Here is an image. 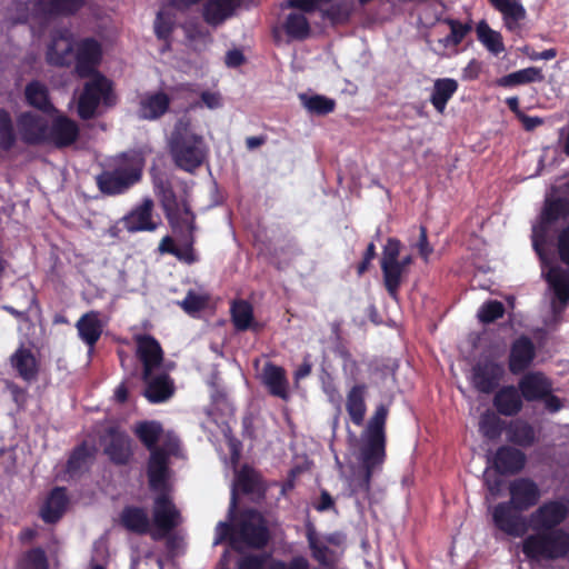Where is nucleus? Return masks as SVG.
Masks as SVG:
<instances>
[{"label":"nucleus","instance_id":"obj_22","mask_svg":"<svg viewBox=\"0 0 569 569\" xmlns=\"http://www.w3.org/2000/svg\"><path fill=\"white\" fill-rule=\"evenodd\" d=\"M519 389L526 400H539L551 392V383L542 373L531 372L521 378Z\"/></svg>","mask_w":569,"mask_h":569},{"label":"nucleus","instance_id":"obj_56","mask_svg":"<svg viewBox=\"0 0 569 569\" xmlns=\"http://www.w3.org/2000/svg\"><path fill=\"white\" fill-rule=\"evenodd\" d=\"M270 569H309V563L303 557H296L289 563L273 560Z\"/></svg>","mask_w":569,"mask_h":569},{"label":"nucleus","instance_id":"obj_14","mask_svg":"<svg viewBox=\"0 0 569 569\" xmlns=\"http://www.w3.org/2000/svg\"><path fill=\"white\" fill-rule=\"evenodd\" d=\"M520 512L510 502H500L491 508L492 522L497 529L508 536L523 537L527 527Z\"/></svg>","mask_w":569,"mask_h":569},{"label":"nucleus","instance_id":"obj_60","mask_svg":"<svg viewBox=\"0 0 569 569\" xmlns=\"http://www.w3.org/2000/svg\"><path fill=\"white\" fill-rule=\"evenodd\" d=\"M545 405H546V408L550 412H557L560 409H562L563 407H566V403L563 400H561L558 397L550 396V393L545 397Z\"/></svg>","mask_w":569,"mask_h":569},{"label":"nucleus","instance_id":"obj_43","mask_svg":"<svg viewBox=\"0 0 569 569\" xmlns=\"http://www.w3.org/2000/svg\"><path fill=\"white\" fill-rule=\"evenodd\" d=\"M11 361L24 379H29L33 376L36 371V360L29 350L20 348L12 356Z\"/></svg>","mask_w":569,"mask_h":569},{"label":"nucleus","instance_id":"obj_1","mask_svg":"<svg viewBox=\"0 0 569 569\" xmlns=\"http://www.w3.org/2000/svg\"><path fill=\"white\" fill-rule=\"evenodd\" d=\"M568 515L569 503L565 499L545 501L529 515L531 532L520 542L526 560L545 566L569 559V530L560 527Z\"/></svg>","mask_w":569,"mask_h":569},{"label":"nucleus","instance_id":"obj_42","mask_svg":"<svg viewBox=\"0 0 569 569\" xmlns=\"http://www.w3.org/2000/svg\"><path fill=\"white\" fill-rule=\"evenodd\" d=\"M303 107L311 113L326 114L335 109V100L325 96L300 94Z\"/></svg>","mask_w":569,"mask_h":569},{"label":"nucleus","instance_id":"obj_58","mask_svg":"<svg viewBox=\"0 0 569 569\" xmlns=\"http://www.w3.org/2000/svg\"><path fill=\"white\" fill-rule=\"evenodd\" d=\"M416 246L418 248L419 254L427 261L432 252V248L428 243L427 231L423 227H420V236Z\"/></svg>","mask_w":569,"mask_h":569},{"label":"nucleus","instance_id":"obj_26","mask_svg":"<svg viewBox=\"0 0 569 569\" xmlns=\"http://www.w3.org/2000/svg\"><path fill=\"white\" fill-rule=\"evenodd\" d=\"M76 327L80 339L89 347H92L99 340L103 330L99 313L94 311L83 315L77 321Z\"/></svg>","mask_w":569,"mask_h":569},{"label":"nucleus","instance_id":"obj_9","mask_svg":"<svg viewBox=\"0 0 569 569\" xmlns=\"http://www.w3.org/2000/svg\"><path fill=\"white\" fill-rule=\"evenodd\" d=\"M113 103V96L110 81L99 73L86 82L78 99V113L83 119L94 117L101 107H109Z\"/></svg>","mask_w":569,"mask_h":569},{"label":"nucleus","instance_id":"obj_59","mask_svg":"<svg viewBox=\"0 0 569 569\" xmlns=\"http://www.w3.org/2000/svg\"><path fill=\"white\" fill-rule=\"evenodd\" d=\"M201 100L209 109H217L221 107V97L217 92L204 91L201 93Z\"/></svg>","mask_w":569,"mask_h":569},{"label":"nucleus","instance_id":"obj_31","mask_svg":"<svg viewBox=\"0 0 569 569\" xmlns=\"http://www.w3.org/2000/svg\"><path fill=\"white\" fill-rule=\"evenodd\" d=\"M234 6L236 0H209L203 8V19L217 27L232 14Z\"/></svg>","mask_w":569,"mask_h":569},{"label":"nucleus","instance_id":"obj_18","mask_svg":"<svg viewBox=\"0 0 569 569\" xmlns=\"http://www.w3.org/2000/svg\"><path fill=\"white\" fill-rule=\"evenodd\" d=\"M503 372L501 363L483 359L473 368L472 383L479 391L490 392L498 385Z\"/></svg>","mask_w":569,"mask_h":569},{"label":"nucleus","instance_id":"obj_6","mask_svg":"<svg viewBox=\"0 0 569 569\" xmlns=\"http://www.w3.org/2000/svg\"><path fill=\"white\" fill-rule=\"evenodd\" d=\"M169 147L174 163L187 172H193L199 168L208 154V147L203 137L197 132L188 118L177 121L169 140Z\"/></svg>","mask_w":569,"mask_h":569},{"label":"nucleus","instance_id":"obj_25","mask_svg":"<svg viewBox=\"0 0 569 569\" xmlns=\"http://www.w3.org/2000/svg\"><path fill=\"white\" fill-rule=\"evenodd\" d=\"M78 132V127L73 121L59 116L53 120L51 129L48 130V140L60 147L68 146L76 141Z\"/></svg>","mask_w":569,"mask_h":569},{"label":"nucleus","instance_id":"obj_45","mask_svg":"<svg viewBox=\"0 0 569 569\" xmlns=\"http://www.w3.org/2000/svg\"><path fill=\"white\" fill-rule=\"evenodd\" d=\"M232 320L239 330H247L252 326V307L246 301H239L232 306Z\"/></svg>","mask_w":569,"mask_h":569},{"label":"nucleus","instance_id":"obj_24","mask_svg":"<svg viewBox=\"0 0 569 569\" xmlns=\"http://www.w3.org/2000/svg\"><path fill=\"white\" fill-rule=\"evenodd\" d=\"M525 455L515 448H500L492 459V466L500 473H513L520 471L525 466Z\"/></svg>","mask_w":569,"mask_h":569},{"label":"nucleus","instance_id":"obj_48","mask_svg":"<svg viewBox=\"0 0 569 569\" xmlns=\"http://www.w3.org/2000/svg\"><path fill=\"white\" fill-rule=\"evenodd\" d=\"M286 30L291 37L303 38L309 32V24L303 14L291 13L287 18Z\"/></svg>","mask_w":569,"mask_h":569},{"label":"nucleus","instance_id":"obj_40","mask_svg":"<svg viewBox=\"0 0 569 569\" xmlns=\"http://www.w3.org/2000/svg\"><path fill=\"white\" fill-rule=\"evenodd\" d=\"M121 520L123 526L139 533L147 532L150 529V521L144 510L139 508H128L123 510Z\"/></svg>","mask_w":569,"mask_h":569},{"label":"nucleus","instance_id":"obj_21","mask_svg":"<svg viewBox=\"0 0 569 569\" xmlns=\"http://www.w3.org/2000/svg\"><path fill=\"white\" fill-rule=\"evenodd\" d=\"M18 129L28 142H39L48 139V126L43 117L31 112L23 113L18 120Z\"/></svg>","mask_w":569,"mask_h":569},{"label":"nucleus","instance_id":"obj_12","mask_svg":"<svg viewBox=\"0 0 569 569\" xmlns=\"http://www.w3.org/2000/svg\"><path fill=\"white\" fill-rule=\"evenodd\" d=\"M136 432L140 440L149 449H152L150 458L152 457L153 452H161L164 457L166 467L168 468V456L174 453L178 449L177 437L171 432L164 433L161 426L154 421L140 423L137 427Z\"/></svg>","mask_w":569,"mask_h":569},{"label":"nucleus","instance_id":"obj_34","mask_svg":"<svg viewBox=\"0 0 569 569\" xmlns=\"http://www.w3.org/2000/svg\"><path fill=\"white\" fill-rule=\"evenodd\" d=\"M26 99L28 103L47 113H52L54 108L49 99L48 89L39 81H33L26 87Z\"/></svg>","mask_w":569,"mask_h":569},{"label":"nucleus","instance_id":"obj_8","mask_svg":"<svg viewBox=\"0 0 569 569\" xmlns=\"http://www.w3.org/2000/svg\"><path fill=\"white\" fill-rule=\"evenodd\" d=\"M142 167L140 153L123 154L117 159L112 171H106L98 177L99 188L109 194L121 193L140 179Z\"/></svg>","mask_w":569,"mask_h":569},{"label":"nucleus","instance_id":"obj_17","mask_svg":"<svg viewBox=\"0 0 569 569\" xmlns=\"http://www.w3.org/2000/svg\"><path fill=\"white\" fill-rule=\"evenodd\" d=\"M546 276L555 296L551 301V309L553 315L557 316L569 301V271L560 267H551Z\"/></svg>","mask_w":569,"mask_h":569},{"label":"nucleus","instance_id":"obj_64","mask_svg":"<svg viewBox=\"0 0 569 569\" xmlns=\"http://www.w3.org/2000/svg\"><path fill=\"white\" fill-rule=\"evenodd\" d=\"M311 372V365L308 361H305L296 371L295 378L297 380L306 378Z\"/></svg>","mask_w":569,"mask_h":569},{"label":"nucleus","instance_id":"obj_33","mask_svg":"<svg viewBox=\"0 0 569 569\" xmlns=\"http://www.w3.org/2000/svg\"><path fill=\"white\" fill-rule=\"evenodd\" d=\"M458 89L456 80L450 78L438 79L433 84L431 94V103L438 112L442 113L446 109L447 102Z\"/></svg>","mask_w":569,"mask_h":569},{"label":"nucleus","instance_id":"obj_5","mask_svg":"<svg viewBox=\"0 0 569 569\" xmlns=\"http://www.w3.org/2000/svg\"><path fill=\"white\" fill-rule=\"evenodd\" d=\"M137 353L143 363V379L147 385L144 396L153 403L163 402L172 397L174 387L162 367V349L150 336L137 338Z\"/></svg>","mask_w":569,"mask_h":569},{"label":"nucleus","instance_id":"obj_4","mask_svg":"<svg viewBox=\"0 0 569 569\" xmlns=\"http://www.w3.org/2000/svg\"><path fill=\"white\" fill-rule=\"evenodd\" d=\"M148 476L151 489L159 493L154 499L152 511L154 529L151 530L152 538L158 540L164 538L168 532L179 526L182 519L179 510L167 495L170 471L166 467L164 457L161 452L152 453L149 460Z\"/></svg>","mask_w":569,"mask_h":569},{"label":"nucleus","instance_id":"obj_57","mask_svg":"<svg viewBox=\"0 0 569 569\" xmlns=\"http://www.w3.org/2000/svg\"><path fill=\"white\" fill-rule=\"evenodd\" d=\"M483 477L489 493L492 496V498H496L500 491L501 479L498 476L492 475L489 471V468L486 469Z\"/></svg>","mask_w":569,"mask_h":569},{"label":"nucleus","instance_id":"obj_46","mask_svg":"<svg viewBox=\"0 0 569 569\" xmlns=\"http://www.w3.org/2000/svg\"><path fill=\"white\" fill-rule=\"evenodd\" d=\"M208 295L200 290H190L179 306L189 315H194L206 308Z\"/></svg>","mask_w":569,"mask_h":569},{"label":"nucleus","instance_id":"obj_2","mask_svg":"<svg viewBox=\"0 0 569 569\" xmlns=\"http://www.w3.org/2000/svg\"><path fill=\"white\" fill-rule=\"evenodd\" d=\"M387 416L388 408L379 406L361 433L358 445L351 451L348 480L353 493H367L372 475L380 470L383 463Z\"/></svg>","mask_w":569,"mask_h":569},{"label":"nucleus","instance_id":"obj_51","mask_svg":"<svg viewBox=\"0 0 569 569\" xmlns=\"http://www.w3.org/2000/svg\"><path fill=\"white\" fill-rule=\"evenodd\" d=\"M13 142V131L10 116L0 110V147L9 148Z\"/></svg>","mask_w":569,"mask_h":569},{"label":"nucleus","instance_id":"obj_50","mask_svg":"<svg viewBox=\"0 0 569 569\" xmlns=\"http://www.w3.org/2000/svg\"><path fill=\"white\" fill-rule=\"evenodd\" d=\"M19 569H48L44 552L40 549L30 551L20 562Z\"/></svg>","mask_w":569,"mask_h":569},{"label":"nucleus","instance_id":"obj_10","mask_svg":"<svg viewBox=\"0 0 569 569\" xmlns=\"http://www.w3.org/2000/svg\"><path fill=\"white\" fill-rule=\"evenodd\" d=\"M401 243L395 238L388 239L381 258V269L383 273L385 286L391 297H396L397 290L402 281L407 270L403 263H400Z\"/></svg>","mask_w":569,"mask_h":569},{"label":"nucleus","instance_id":"obj_30","mask_svg":"<svg viewBox=\"0 0 569 569\" xmlns=\"http://www.w3.org/2000/svg\"><path fill=\"white\" fill-rule=\"evenodd\" d=\"M104 451L114 462H127L131 456V445L128 436L119 431H113L106 442Z\"/></svg>","mask_w":569,"mask_h":569},{"label":"nucleus","instance_id":"obj_52","mask_svg":"<svg viewBox=\"0 0 569 569\" xmlns=\"http://www.w3.org/2000/svg\"><path fill=\"white\" fill-rule=\"evenodd\" d=\"M273 559L269 556H248L238 563V569H270Z\"/></svg>","mask_w":569,"mask_h":569},{"label":"nucleus","instance_id":"obj_35","mask_svg":"<svg viewBox=\"0 0 569 569\" xmlns=\"http://www.w3.org/2000/svg\"><path fill=\"white\" fill-rule=\"evenodd\" d=\"M308 542L312 550L313 558L322 565H330L335 560V553L328 548L329 542H333L332 537H318L313 530L308 531Z\"/></svg>","mask_w":569,"mask_h":569},{"label":"nucleus","instance_id":"obj_39","mask_svg":"<svg viewBox=\"0 0 569 569\" xmlns=\"http://www.w3.org/2000/svg\"><path fill=\"white\" fill-rule=\"evenodd\" d=\"M258 477L251 469H242L237 473L231 496V506L229 512L232 513L236 508V493L238 490L243 492H253L258 489Z\"/></svg>","mask_w":569,"mask_h":569},{"label":"nucleus","instance_id":"obj_11","mask_svg":"<svg viewBox=\"0 0 569 569\" xmlns=\"http://www.w3.org/2000/svg\"><path fill=\"white\" fill-rule=\"evenodd\" d=\"M567 212V206L562 200H547L539 218L532 224V246L541 256L548 234L557 220Z\"/></svg>","mask_w":569,"mask_h":569},{"label":"nucleus","instance_id":"obj_27","mask_svg":"<svg viewBox=\"0 0 569 569\" xmlns=\"http://www.w3.org/2000/svg\"><path fill=\"white\" fill-rule=\"evenodd\" d=\"M261 376L263 383L273 396H277L281 399L288 398V381L282 368L268 363L262 369Z\"/></svg>","mask_w":569,"mask_h":569},{"label":"nucleus","instance_id":"obj_7","mask_svg":"<svg viewBox=\"0 0 569 569\" xmlns=\"http://www.w3.org/2000/svg\"><path fill=\"white\" fill-rule=\"evenodd\" d=\"M228 536L230 545L237 550L243 547H262L268 540L261 515L251 510L243 513L239 527L232 531L227 522H219L216 527L213 543L222 542Z\"/></svg>","mask_w":569,"mask_h":569},{"label":"nucleus","instance_id":"obj_29","mask_svg":"<svg viewBox=\"0 0 569 569\" xmlns=\"http://www.w3.org/2000/svg\"><path fill=\"white\" fill-rule=\"evenodd\" d=\"M68 498L62 488H56L51 491L41 507L40 515L46 522L57 521L64 512Z\"/></svg>","mask_w":569,"mask_h":569},{"label":"nucleus","instance_id":"obj_61","mask_svg":"<svg viewBox=\"0 0 569 569\" xmlns=\"http://www.w3.org/2000/svg\"><path fill=\"white\" fill-rule=\"evenodd\" d=\"M243 61V54L239 50H231L226 54V64L228 67H238Z\"/></svg>","mask_w":569,"mask_h":569},{"label":"nucleus","instance_id":"obj_54","mask_svg":"<svg viewBox=\"0 0 569 569\" xmlns=\"http://www.w3.org/2000/svg\"><path fill=\"white\" fill-rule=\"evenodd\" d=\"M557 250L561 261L569 266V224L558 232Z\"/></svg>","mask_w":569,"mask_h":569},{"label":"nucleus","instance_id":"obj_41","mask_svg":"<svg viewBox=\"0 0 569 569\" xmlns=\"http://www.w3.org/2000/svg\"><path fill=\"white\" fill-rule=\"evenodd\" d=\"M509 438L511 441L520 446H529L535 440L533 428L526 421H512L508 429Z\"/></svg>","mask_w":569,"mask_h":569},{"label":"nucleus","instance_id":"obj_63","mask_svg":"<svg viewBox=\"0 0 569 569\" xmlns=\"http://www.w3.org/2000/svg\"><path fill=\"white\" fill-rule=\"evenodd\" d=\"M520 119L522 121V124L525 126V128L527 130H532L535 129L537 126H539L541 123V119L539 118H536V117H527V116H523V114H520Z\"/></svg>","mask_w":569,"mask_h":569},{"label":"nucleus","instance_id":"obj_55","mask_svg":"<svg viewBox=\"0 0 569 569\" xmlns=\"http://www.w3.org/2000/svg\"><path fill=\"white\" fill-rule=\"evenodd\" d=\"M326 0H288L284 4L287 8H296L303 12H311L321 8L322 2Z\"/></svg>","mask_w":569,"mask_h":569},{"label":"nucleus","instance_id":"obj_13","mask_svg":"<svg viewBox=\"0 0 569 569\" xmlns=\"http://www.w3.org/2000/svg\"><path fill=\"white\" fill-rule=\"evenodd\" d=\"M86 0H30L27 3L28 13L19 20L42 19L54 14H72L77 12Z\"/></svg>","mask_w":569,"mask_h":569},{"label":"nucleus","instance_id":"obj_16","mask_svg":"<svg viewBox=\"0 0 569 569\" xmlns=\"http://www.w3.org/2000/svg\"><path fill=\"white\" fill-rule=\"evenodd\" d=\"M510 503L518 511H526L540 499L541 492L536 482L527 478H519L509 485Z\"/></svg>","mask_w":569,"mask_h":569},{"label":"nucleus","instance_id":"obj_28","mask_svg":"<svg viewBox=\"0 0 569 569\" xmlns=\"http://www.w3.org/2000/svg\"><path fill=\"white\" fill-rule=\"evenodd\" d=\"M497 410L505 416H513L522 408L521 395L512 387H505L500 389L493 399Z\"/></svg>","mask_w":569,"mask_h":569},{"label":"nucleus","instance_id":"obj_20","mask_svg":"<svg viewBox=\"0 0 569 569\" xmlns=\"http://www.w3.org/2000/svg\"><path fill=\"white\" fill-rule=\"evenodd\" d=\"M492 7L502 14L503 23L510 31L517 32L527 17L520 0H489Z\"/></svg>","mask_w":569,"mask_h":569},{"label":"nucleus","instance_id":"obj_53","mask_svg":"<svg viewBox=\"0 0 569 569\" xmlns=\"http://www.w3.org/2000/svg\"><path fill=\"white\" fill-rule=\"evenodd\" d=\"M172 24L173 20L171 16L164 10L159 11L154 22V30L157 36L159 38H167L171 32Z\"/></svg>","mask_w":569,"mask_h":569},{"label":"nucleus","instance_id":"obj_3","mask_svg":"<svg viewBox=\"0 0 569 569\" xmlns=\"http://www.w3.org/2000/svg\"><path fill=\"white\" fill-rule=\"evenodd\" d=\"M100 58L101 48L97 41L84 39L77 42L68 29L57 30L47 49L49 63L69 66L76 61V71L80 77L91 74Z\"/></svg>","mask_w":569,"mask_h":569},{"label":"nucleus","instance_id":"obj_19","mask_svg":"<svg viewBox=\"0 0 569 569\" xmlns=\"http://www.w3.org/2000/svg\"><path fill=\"white\" fill-rule=\"evenodd\" d=\"M153 202L144 199L141 204L136 207L126 218L124 227L130 232L136 231H153L158 221L152 217Z\"/></svg>","mask_w":569,"mask_h":569},{"label":"nucleus","instance_id":"obj_62","mask_svg":"<svg viewBox=\"0 0 569 569\" xmlns=\"http://www.w3.org/2000/svg\"><path fill=\"white\" fill-rule=\"evenodd\" d=\"M159 250L161 252H170V253H173L176 254L177 257L181 258L180 253L177 251L174 244H173V241L170 237H164L160 244H159Z\"/></svg>","mask_w":569,"mask_h":569},{"label":"nucleus","instance_id":"obj_44","mask_svg":"<svg viewBox=\"0 0 569 569\" xmlns=\"http://www.w3.org/2000/svg\"><path fill=\"white\" fill-rule=\"evenodd\" d=\"M479 431L486 438L496 439L501 435L502 421L496 413L486 411L480 418Z\"/></svg>","mask_w":569,"mask_h":569},{"label":"nucleus","instance_id":"obj_15","mask_svg":"<svg viewBox=\"0 0 569 569\" xmlns=\"http://www.w3.org/2000/svg\"><path fill=\"white\" fill-rule=\"evenodd\" d=\"M171 99L162 90H150L138 97L136 113L141 120L154 121L169 110Z\"/></svg>","mask_w":569,"mask_h":569},{"label":"nucleus","instance_id":"obj_49","mask_svg":"<svg viewBox=\"0 0 569 569\" xmlns=\"http://www.w3.org/2000/svg\"><path fill=\"white\" fill-rule=\"evenodd\" d=\"M505 312L503 305L499 301H488L478 310V318L481 322L489 323L502 317Z\"/></svg>","mask_w":569,"mask_h":569},{"label":"nucleus","instance_id":"obj_23","mask_svg":"<svg viewBox=\"0 0 569 569\" xmlns=\"http://www.w3.org/2000/svg\"><path fill=\"white\" fill-rule=\"evenodd\" d=\"M535 357V347L530 339L520 337L517 339L510 351L509 368L513 373L523 371Z\"/></svg>","mask_w":569,"mask_h":569},{"label":"nucleus","instance_id":"obj_32","mask_svg":"<svg viewBox=\"0 0 569 569\" xmlns=\"http://www.w3.org/2000/svg\"><path fill=\"white\" fill-rule=\"evenodd\" d=\"M366 386L365 385H356L353 386L348 395L346 400V409L349 413L351 421L360 426L363 422L366 415Z\"/></svg>","mask_w":569,"mask_h":569},{"label":"nucleus","instance_id":"obj_38","mask_svg":"<svg viewBox=\"0 0 569 569\" xmlns=\"http://www.w3.org/2000/svg\"><path fill=\"white\" fill-rule=\"evenodd\" d=\"M476 31L479 41L493 54H499L505 50L501 34L492 30L486 21H480Z\"/></svg>","mask_w":569,"mask_h":569},{"label":"nucleus","instance_id":"obj_37","mask_svg":"<svg viewBox=\"0 0 569 569\" xmlns=\"http://www.w3.org/2000/svg\"><path fill=\"white\" fill-rule=\"evenodd\" d=\"M183 30L189 46L194 50H203L212 41L210 32L198 22H187Z\"/></svg>","mask_w":569,"mask_h":569},{"label":"nucleus","instance_id":"obj_36","mask_svg":"<svg viewBox=\"0 0 569 569\" xmlns=\"http://www.w3.org/2000/svg\"><path fill=\"white\" fill-rule=\"evenodd\" d=\"M543 80V73L539 68L529 67L516 72L509 73L498 80V84L502 87H515L530 82Z\"/></svg>","mask_w":569,"mask_h":569},{"label":"nucleus","instance_id":"obj_47","mask_svg":"<svg viewBox=\"0 0 569 569\" xmlns=\"http://www.w3.org/2000/svg\"><path fill=\"white\" fill-rule=\"evenodd\" d=\"M449 24L450 33L438 41L445 49L457 47L470 30L469 26L457 21H450Z\"/></svg>","mask_w":569,"mask_h":569}]
</instances>
